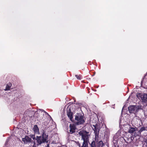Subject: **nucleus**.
I'll return each mask as SVG.
<instances>
[{"label": "nucleus", "instance_id": "obj_18", "mask_svg": "<svg viewBox=\"0 0 147 147\" xmlns=\"http://www.w3.org/2000/svg\"><path fill=\"white\" fill-rule=\"evenodd\" d=\"M75 77L77 78L78 80H81V78L78 75H75Z\"/></svg>", "mask_w": 147, "mask_h": 147}, {"label": "nucleus", "instance_id": "obj_4", "mask_svg": "<svg viewBox=\"0 0 147 147\" xmlns=\"http://www.w3.org/2000/svg\"><path fill=\"white\" fill-rule=\"evenodd\" d=\"M92 128L94 131V133L95 134V139L96 142H99L98 135L100 128L97 125H93Z\"/></svg>", "mask_w": 147, "mask_h": 147}, {"label": "nucleus", "instance_id": "obj_16", "mask_svg": "<svg viewBox=\"0 0 147 147\" xmlns=\"http://www.w3.org/2000/svg\"><path fill=\"white\" fill-rule=\"evenodd\" d=\"M81 147H88V142H83Z\"/></svg>", "mask_w": 147, "mask_h": 147}, {"label": "nucleus", "instance_id": "obj_6", "mask_svg": "<svg viewBox=\"0 0 147 147\" xmlns=\"http://www.w3.org/2000/svg\"><path fill=\"white\" fill-rule=\"evenodd\" d=\"M136 96L137 98L142 100V102L146 103L147 101V94L145 93H137Z\"/></svg>", "mask_w": 147, "mask_h": 147}, {"label": "nucleus", "instance_id": "obj_7", "mask_svg": "<svg viewBox=\"0 0 147 147\" xmlns=\"http://www.w3.org/2000/svg\"><path fill=\"white\" fill-rule=\"evenodd\" d=\"M22 140L24 143L25 144L32 143V139L27 136H25L24 138H22Z\"/></svg>", "mask_w": 147, "mask_h": 147}, {"label": "nucleus", "instance_id": "obj_5", "mask_svg": "<svg viewBox=\"0 0 147 147\" xmlns=\"http://www.w3.org/2000/svg\"><path fill=\"white\" fill-rule=\"evenodd\" d=\"M141 109V106L131 105L128 107V110L130 113L134 112H137L140 109Z\"/></svg>", "mask_w": 147, "mask_h": 147}, {"label": "nucleus", "instance_id": "obj_20", "mask_svg": "<svg viewBox=\"0 0 147 147\" xmlns=\"http://www.w3.org/2000/svg\"><path fill=\"white\" fill-rule=\"evenodd\" d=\"M46 147H50L49 144H47V146Z\"/></svg>", "mask_w": 147, "mask_h": 147}, {"label": "nucleus", "instance_id": "obj_1", "mask_svg": "<svg viewBox=\"0 0 147 147\" xmlns=\"http://www.w3.org/2000/svg\"><path fill=\"white\" fill-rule=\"evenodd\" d=\"M48 135H46L45 133L44 132L42 134V136H36V140L37 141V142L39 145L43 143H44L45 142L48 143V141H46L47 139Z\"/></svg>", "mask_w": 147, "mask_h": 147}, {"label": "nucleus", "instance_id": "obj_2", "mask_svg": "<svg viewBox=\"0 0 147 147\" xmlns=\"http://www.w3.org/2000/svg\"><path fill=\"white\" fill-rule=\"evenodd\" d=\"M78 134L80 136H82V139L83 140V142H88L89 140V137L90 136L89 132L86 131L82 130L80 131Z\"/></svg>", "mask_w": 147, "mask_h": 147}, {"label": "nucleus", "instance_id": "obj_19", "mask_svg": "<svg viewBox=\"0 0 147 147\" xmlns=\"http://www.w3.org/2000/svg\"><path fill=\"white\" fill-rule=\"evenodd\" d=\"M33 143L34 144V145L32 147H36V142L35 141V140H34V141H33Z\"/></svg>", "mask_w": 147, "mask_h": 147}, {"label": "nucleus", "instance_id": "obj_15", "mask_svg": "<svg viewBox=\"0 0 147 147\" xmlns=\"http://www.w3.org/2000/svg\"><path fill=\"white\" fill-rule=\"evenodd\" d=\"M30 138H32L33 140H36V137H35L34 134H30Z\"/></svg>", "mask_w": 147, "mask_h": 147}, {"label": "nucleus", "instance_id": "obj_10", "mask_svg": "<svg viewBox=\"0 0 147 147\" xmlns=\"http://www.w3.org/2000/svg\"><path fill=\"white\" fill-rule=\"evenodd\" d=\"M67 115L68 117L69 118L70 120L72 121H73V113L71 112L70 109H69L67 111Z\"/></svg>", "mask_w": 147, "mask_h": 147}, {"label": "nucleus", "instance_id": "obj_3", "mask_svg": "<svg viewBox=\"0 0 147 147\" xmlns=\"http://www.w3.org/2000/svg\"><path fill=\"white\" fill-rule=\"evenodd\" d=\"M75 119L77 121L76 124L79 125L83 124L85 122L83 116L80 113H77L75 116Z\"/></svg>", "mask_w": 147, "mask_h": 147}, {"label": "nucleus", "instance_id": "obj_21", "mask_svg": "<svg viewBox=\"0 0 147 147\" xmlns=\"http://www.w3.org/2000/svg\"><path fill=\"white\" fill-rule=\"evenodd\" d=\"M78 146H79L80 147H81V145H80V144L79 143L78 144Z\"/></svg>", "mask_w": 147, "mask_h": 147}, {"label": "nucleus", "instance_id": "obj_17", "mask_svg": "<svg viewBox=\"0 0 147 147\" xmlns=\"http://www.w3.org/2000/svg\"><path fill=\"white\" fill-rule=\"evenodd\" d=\"M90 145L91 147H96L95 143L94 141L92 142Z\"/></svg>", "mask_w": 147, "mask_h": 147}, {"label": "nucleus", "instance_id": "obj_22", "mask_svg": "<svg viewBox=\"0 0 147 147\" xmlns=\"http://www.w3.org/2000/svg\"><path fill=\"white\" fill-rule=\"evenodd\" d=\"M99 142H100V143L101 142H102V141H101H101H100H100H99Z\"/></svg>", "mask_w": 147, "mask_h": 147}, {"label": "nucleus", "instance_id": "obj_9", "mask_svg": "<svg viewBox=\"0 0 147 147\" xmlns=\"http://www.w3.org/2000/svg\"><path fill=\"white\" fill-rule=\"evenodd\" d=\"M138 130V128L134 126V127H129V129L128 131V132L131 134H133L134 132Z\"/></svg>", "mask_w": 147, "mask_h": 147}, {"label": "nucleus", "instance_id": "obj_11", "mask_svg": "<svg viewBox=\"0 0 147 147\" xmlns=\"http://www.w3.org/2000/svg\"><path fill=\"white\" fill-rule=\"evenodd\" d=\"M145 130L146 128L144 127H142L141 128H140L139 130H138H138H137V131H138L137 135L138 136L140 135L141 133L143 131H145Z\"/></svg>", "mask_w": 147, "mask_h": 147}, {"label": "nucleus", "instance_id": "obj_8", "mask_svg": "<svg viewBox=\"0 0 147 147\" xmlns=\"http://www.w3.org/2000/svg\"><path fill=\"white\" fill-rule=\"evenodd\" d=\"M70 129L69 132L71 134L75 132L76 127L75 125L73 124H70L69 125Z\"/></svg>", "mask_w": 147, "mask_h": 147}, {"label": "nucleus", "instance_id": "obj_12", "mask_svg": "<svg viewBox=\"0 0 147 147\" xmlns=\"http://www.w3.org/2000/svg\"><path fill=\"white\" fill-rule=\"evenodd\" d=\"M33 130L35 133H37L38 132L39 129L37 125H35L34 126Z\"/></svg>", "mask_w": 147, "mask_h": 147}, {"label": "nucleus", "instance_id": "obj_23", "mask_svg": "<svg viewBox=\"0 0 147 147\" xmlns=\"http://www.w3.org/2000/svg\"><path fill=\"white\" fill-rule=\"evenodd\" d=\"M123 108H124V107L122 109V111H123Z\"/></svg>", "mask_w": 147, "mask_h": 147}, {"label": "nucleus", "instance_id": "obj_13", "mask_svg": "<svg viewBox=\"0 0 147 147\" xmlns=\"http://www.w3.org/2000/svg\"><path fill=\"white\" fill-rule=\"evenodd\" d=\"M11 83H9L7 85L6 88L5 89V90H9L10 87H11Z\"/></svg>", "mask_w": 147, "mask_h": 147}, {"label": "nucleus", "instance_id": "obj_14", "mask_svg": "<svg viewBox=\"0 0 147 147\" xmlns=\"http://www.w3.org/2000/svg\"><path fill=\"white\" fill-rule=\"evenodd\" d=\"M40 110L43 113V115H45L46 117L47 116L50 117L49 115L44 110L40 109Z\"/></svg>", "mask_w": 147, "mask_h": 147}]
</instances>
